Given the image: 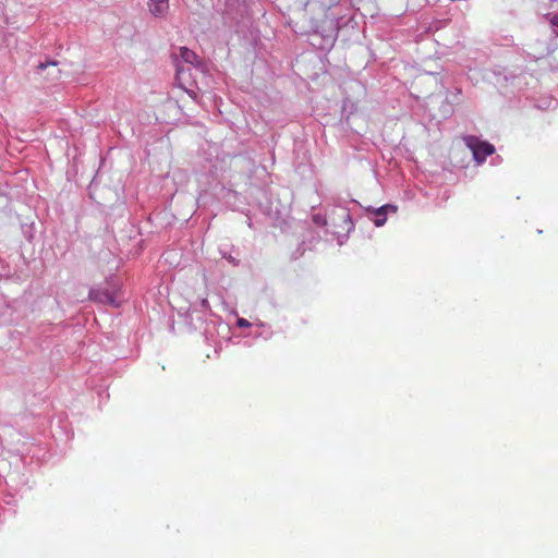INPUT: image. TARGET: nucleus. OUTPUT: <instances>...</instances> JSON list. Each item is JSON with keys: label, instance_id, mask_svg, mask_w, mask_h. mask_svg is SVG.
I'll list each match as a JSON object with an SVG mask.
<instances>
[{"label": "nucleus", "instance_id": "nucleus-1", "mask_svg": "<svg viewBox=\"0 0 558 558\" xmlns=\"http://www.w3.org/2000/svg\"><path fill=\"white\" fill-rule=\"evenodd\" d=\"M88 298L93 302L117 308L122 302L120 299V284L117 280H112L107 288H92L89 290Z\"/></svg>", "mask_w": 558, "mask_h": 558}, {"label": "nucleus", "instance_id": "nucleus-2", "mask_svg": "<svg viewBox=\"0 0 558 558\" xmlns=\"http://www.w3.org/2000/svg\"><path fill=\"white\" fill-rule=\"evenodd\" d=\"M354 205L362 207L366 214L368 220L373 221L376 227H383L389 215H395L398 207L393 204H385L379 207L367 206L363 207L357 201H351Z\"/></svg>", "mask_w": 558, "mask_h": 558}, {"label": "nucleus", "instance_id": "nucleus-3", "mask_svg": "<svg viewBox=\"0 0 558 558\" xmlns=\"http://www.w3.org/2000/svg\"><path fill=\"white\" fill-rule=\"evenodd\" d=\"M468 146L472 149L474 159L477 162H483L487 156L494 154L495 148L492 144L486 142H478L475 137L468 140Z\"/></svg>", "mask_w": 558, "mask_h": 558}, {"label": "nucleus", "instance_id": "nucleus-4", "mask_svg": "<svg viewBox=\"0 0 558 558\" xmlns=\"http://www.w3.org/2000/svg\"><path fill=\"white\" fill-rule=\"evenodd\" d=\"M147 8L154 17L163 19L169 12V0H148Z\"/></svg>", "mask_w": 558, "mask_h": 558}, {"label": "nucleus", "instance_id": "nucleus-5", "mask_svg": "<svg viewBox=\"0 0 558 558\" xmlns=\"http://www.w3.org/2000/svg\"><path fill=\"white\" fill-rule=\"evenodd\" d=\"M180 58L189 64L194 65L195 68H202L203 62L199 60L198 56L187 47L180 48Z\"/></svg>", "mask_w": 558, "mask_h": 558}, {"label": "nucleus", "instance_id": "nucleus-6", "mask_svg": "<svg viewBox=\"0 0 558 558\" xmlns=\"http://www.w3.org/2000/svg\"><path fill=\"white\" fill-rule=\"evenodd\" d=\"M221 255L233 266H238L240 264V259L236 256H233L231 253H227L221 250Z\"/></svg>", "mask_w": 558, "mask_h": 558}, {"label": "nucleus", "instance_id": "nucleus-7", "mask_svg": "<svg viewBox=\"0 0 558 558\" xmlns=\"http://www.w3.org/2000/svg\"><path fill=\"white\" fill-rule=\"evenodd\" d=\"M197 306H199L201 311L204 313L209 311V303L206 299H202L198 304H194L193 312H197Z\"/></svg>", "mask_w": 558, "mask_h": 558}, {"label": "nucleus", "instance_id": "nucleus-8", "mask_svg": "<svg viewBox=\"0 0 558 558\" xmlns=\"http://www.w3.org/2000/svg\"><path fill=\"white\" fill-rule=\"evenodd\" d=\"M343 222L347 226V232L348 233L351 232L354 229V222H353L352 217L350 216V214H345V216L343 217Z\"/></svg>", "mask_w": 558, "mask_h": 558}, {"label": "nucleus", "instance_id": "nucleus-9", "mask_svg": "<svg viewBox=\"0 0 558 558\" xmlns=\"http://www.w3.org/2000/svg\"><path fill=\"white\" fill-rule=\"evenodd\" d=\"M57 62L56 61H47V62H40L38 65H37V70L38 72H43L45 71L48 66H57Z\"/></svg>", "mask_w": 558, "mask_h": 558}, {"label": "nucleus", "instance_id": "nucleus-10", "mask_svg": "<svg viewBox=\"0 0 558 558\" xmlns=\"http://www.w3.org/2000/svg\"><path fill=\"white\" fill-rule=\"evenodd\" d=\"M236 324L239 327H248L251 325L245 318H239Z\"/></svg>", "mask_w": 558, "mask_h": 558}, {"label": "nucleus", "instance_id": "nucleus-11", "mask_svg": "<svg viewBox=\"0 0 558 558\" xmlns=\"http://www.w3.org/2000/svg\"><path fill=\"white\" fill-rule=\"evenodd\" d=\"M183 73H184V70L182 68H180L179 65H177V78L178 80H181Z\"/></svg>", "mask_w": 558, "mask_h": 558}, {"label": "nucleus", "instance_id": "nucleus-12", "mask_svg": "<svg viewBox=\"0 0 558 558\" xmlns=\"http://www.w3.org/2000/svg\"><path fill=\"white\" fill-rule=\"evenodd\" d=\"M185 92L191 96L192 98H196V93L192 89H185Z\"/></svg>", "mask_w": 558, "mask_h": 558}, {"label": "nucleus", "instance_id": "nucleus-13", "mask_svg": "<svg viewBox=\"0 0 558 558\" xmlns=\"http://www.w3.org/2000/svg\"><path fill=\"white\" fill-rule=\"evenodd\" d=\"M551 23L556 26H558V15H555L551 20Z\"/></svg>", "mask_w": 558, "mask_h": 558}, {"label": "nucleus", "instance_id": "nucleus-14", "mask_svg": "<svg viewBox=\"0 0 558 558\" xmlns=\"http://www.w3.org/2000/svg\"><path fill=\"white\" fill-rule=\"evenodd\" d=\"M338 2H339V0H329L328 5L331 7V5H333V4L338 3Z\"/></svg>", "mask_w": 558, "mask_h": 558}, {"label": "nucleus", "instance_id": "nucleus-15", "mask_svg": "<svg viewBox=\"0 0 558 558\" xmlns=\"http://www.w3.org/2000/svg\"><path fill=\"white\" fill-rule=\"evenodd\" d=\"M9 481H10L11 483H14V474H10V476H9Z\"/></svg>", "mask_w": 558, "mask_h": 558}]
</instances>
